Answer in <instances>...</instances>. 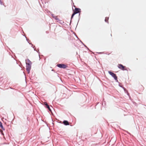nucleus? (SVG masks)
<instances>
[{"label":"nucleus","mask_w":146,"mask_h":146,"mask_svg":"<svg viewBox=\"0 0 146 146\" xmlns=\"http://www.w3.org/2000/svg\"><path fill=\"white\" fill-rule=\"evenodd\" d=\"M118 67L123 70H127V68L125 66H123L121 64H119L118 65Z\"/></svg>","instance_id":"f257e3e1"},{"label":"nucleus","mask_w":146,"mask_h":146,"mask_svg":"<svg viewBox=\"0 0 146 146\" xmlns=\"http://www.w3.org/2000/svg\"><path fill=\"white\" fill-rule=\"evenodd\" d=\"M80 9L78 8H76L74 11L73 13L72 14V17L71 18H72L74 16V15L76 14H77L80 12Z\"/></svg>","instance_id":"f03ea898"},{"label":"nucleus","mask_w":146,"mask_h":146,"mask_svg":"<svg viewBox=\"0 0 146 146\" xmlns=\"http://www.w3.org/2000/svg\"><path fill=\"white\" fill-rule=\"evenodd\" d=\"M114 78L115 80H117V77L115 74L110 71L108 72Z\"/></svg>","instance_id":"7ed1b4c3"},{"label":"nucleus","mask_w":146,"mask_h":146,"mask_svg":"<svg viewBox=\"0 0 146 146\" xmlns=\"http://www.w3.org/2000/svg\"><path fill=\"white\" fill-rule=\"evenodd\" d=\"M57 66L60 68H65L67 66L66 65L63 64H59L57 65Z\"/></svg>","instance_id":"20e7f679"},{"label":"nucleus","mask_w":146,"mask_h":146,"mask_svg":"<svg viewBox=\"0 0 146 146\" xmlns=\"http://www.w3.org/2000/svg\"><path fill=\"white\" fill-rule=\"evenodd\" d=\"M31 68V65H27L26 70L28 71V73H29Z\"/></svg>","instance_id":"39448f33"},{"label":"nucleus","mask_w":146,"mask_h":146,"mask_svg":"<svg viewBox=\"0 0 146 146\" xmlns=\"http://www.w3.org/2000/svg\"><path fill=\"white\" fill-rule=\"evenodd\" d=\"M26 65H31V62L28 59L26 60Z\"/></svg>","instance_id":"423d86ee"},{"label":"nucleus","mask_w":146,"mask_h":146,"mask_svg":"<svg viewBox=\"0 0 146 146\" xmlns=\"http://www.w3.org/2000/svg\"><path fill=\"white\" fill-rule=\"evenodd\" d=\"M52 16L57 21H59V20L58 18V16L54 15V14L52 15Z\"/></svg>","instance_id":"0eeeda50"},{"label":"nucleus","mask_w":146,"mask_h":146,"mask_svg":"<svg viewBox=\"0 0 146 146\" xmlns=\"http://www.w3.org/2000/svg\"><path fill=\"white\" fill-rule=\"evenodd\" d=\"M63 123L65 125H69V123L67 121L65 120L64 121Z\"/></svg>","instance_id":"6e6552de"},{"label":"nucleus","mask_w":146,"mask_h":146,"mask_svg":"<svg viewBox=\"0 0 146 146\" xmlns=\"http://www.w3.org/2000/svg\"><path fill=\"white\" fill-rule=\"evenodd\" d=\"M0 127L1 128L3 129V130H4L5 129L3 128V126L2 125V124L1 123V122L0 121Z\"/></svg>","instance_id":"1a4fd4ad"},{"label":"nucleus","mask_w":146,"mask_h":146,"mask_svg":"<svg viewBox=\"0 0 146 146\" xmlns=\"http://www.w3.org/2000/svg\"><path fill=\"white\" fill-rule=\"evenodd\" d=\"M139 88L141 89V90H143L144 89V87L142 85L139 86Z\"/></svg>","instance_id":"9d476101"},{"label":"nucleus","mask_w":146,"mask_h":146,"mask_svg":"<svg viewBox=\"0 0 146 146\" xmlns=\"http://www.w3.org/2000/svg\"><path fill=\"white\" fill-rule=\"evenodd\" d=\"M109 18L108 17H106L105 18V21L106 22H108V20Z\"/></svg>","instance_id":"9b49d317"},{"label":"nucleus","mask_w":146,"mask_h":146,"mask_svg":"<svg viewBox=\"0 0 146 146\" xmlns=\"http://www.w3.org/2000/svg\"><path fill=\"white\" fill-rule=\"evenodd\" d=\"M46 108H48V110H49L50 111H51V109H50V107H49V106H48V105H47V106H46Z\"/></svg>","instance_id":"f8f14e48"},{"label":"nucleus","mask_w":146,"mask_h":146,"mask_svg":"<svg viewBox=\"0 0 146 146\" xmlns=\"http://www.w3.org/2000/svg\"><path fill=\"white\" fill-rule=\"evenodd\" d=\"M44 104L46 105V106H47V105H48L47 104V103L46 102H44Z\"/></svg>","instance_id":"ddd939ff"},{"label":"nucleus","mask_w":146,"mask_h":146,"mask_svg":"<svg viewBox=\"0 0 146 146\" xmlns=\"http://www.w3.org/2000/svg\"><path fill=\"white\" fill-rule=\"evenodd\" d=\"M1 0H0V3H1L2 2L1 1Z\"/></svg>","instance_id":"4468645a"},{"label":"nucleus","mask_w":146,"mask_h":146,"mask_svg":"<svg viewBox=\"0 0 146 146\" xmlns=\"http://www.w3.org/2000/svg\"><path fill=\"white\" fill-rule=\"evenodd\" d=\"M2 134L3 135H4V134H3V133H2Z\"/></svg>","instance_id":"2eb2a0df"}]
</instances>
